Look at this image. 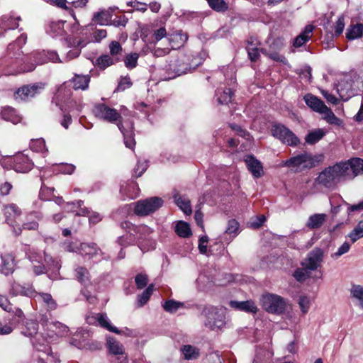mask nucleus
<instances>
[{
	"label": "nucleus",
	"mask_w": 363,
	"mask_h": 363,
	"mask_svg": "<svg viewBox=\"0 0 363 363\" xmlns=\"http://www.w3.org/2000/svg\"><path fill=\"white\" fill-rule=\"evenodd\" d=\"M323 259V250L320 248H315L308 254L307 258L302 262V266L306 269L313 271L321 265Z\"/></svg>",
	"instance_id": "nucleus-17"
},
{
	"label": "nucleus",
	"mask_w": 363,
	"mask_h": 363,
	"mask_svg": "<svg viewBox=\"0 0 363 363\" xmlns=\"http://www.w3.org/2000/svg\"><path fill=\"white\" fill-rule=\"evenodd\" d=\"M350 292L353 297L359 300L361 307L363 308V286L353 285Z\"/></svg>",
	"instance_id": "nucleus-59"
},
{
	"label": "nucleus",
	"mask_w": 363,
	"mask_h": 363,
	"mask_svg": "<svg viewBox=\"0 0 363 363\" xmlns=\"http://www.w3.org/2000/svg\"><path fill=\"white\" fill-rule=\"evenodd\" d=\"M188 40L186 33L182 31L176 32L168 38L169 45L172 49H178L182 47Z\"/></svg>",
	"instance_id": "nucleus-31"
},
{
	"label": "nucleus",
	"mask_w": 363,
	"mask_h": 363,
	"mask_svg": "<svg viewBox=\"0 0 363 363\" xmlns=\"http://www.w3.org/2000/svg\"><path fill=\"white\" fill-rule=\"evenodd\" d=\"M239 223L235 219H230L228 220V227L225 230V233L232 235L235 238L239 233Z\"/></svg>",
	"instance_id": "nucleus-56"
},
{
	"label": "nucleus",
	"mask_w": 363,
	"mask_h": 363,
	"mask_svg": "<svg viewBox=\"0 0 363 363\" xmlns=\"http://www.w3.org/2000/svg\"><path fill=\"white\" fill-rule=\"evenodd\" d=\"M43 215L38 211H32L26 216V220L22 225L24 230H35L38 228V222L42 219Z\"/></svg>",
	"instance_id": "nucleus-23"
},
{
	"label": "nucleus",
	"mask_w": 363,
	"mask_h": 363,
	"mask_svg": "<svg viewBox=\"0 0 363 363\" xmlns=\"http://www.w3.org/2000/svg\"><path fill=\"white\" fill-rule=\"evenodd\" d=\"M106 342L109 353L115 357L111 361L115 363H128V355L125 352L123 345L111 337H108Z\"/></svg>",
	"instance_id": "nucleus-13"
},
{
	"label": "nucleus",
	"mask_w": 363,
	"mask_h": 363,
	"mask_svg": "<svg viewBox=\"0 0 363 363\" xmlns=\"http://www.w3.org/2000/svg\"><path fill=\"white\" fill-rule=\"evenodd\" d=\"M71 86L72 85L69 83L68 81H67L58 87L52 100V101L55 102L57 106L61 108L60 103H65L70 99V97L72 95Z\"/></svg>",
	"instance_id": "nucleus-20"
},
{
	"label": "nucleus",
	"mask_w": 363,
	"mask_h": 363,
	"mask_svg": "<svg viewBox=\"0 0 363 363\" xmlns=\"http://www.w3.org/2000/svg\"><path fill=\"white\" fill-rule=\"evenodd\" d=\"M325 135V132L323 129H315L310 132L306 136V142L309 145H313L321 140Z\"/></svg>",
	"instance_id": "nucleus-49"
},
{
	"label": "nucleus",
	"mask_w": 363,
	"mask_h": 363,
	"mask_svg": "<svg viewBox=\"0 0 363 363\" xmlns=\"http://www.w3.org/2000/svg\"><path fill=\"white\" fill-rule=\"evenodd\" d=\"M247 51L251 61H256L258 59L259 56V50L257 48L253 46L252 42L249 43L247 47Z\"/></svg>",
	"instance_id": "nucleus-63"
},
{
	"label": "nucleus",
	"mask_w": 363,
	"mask_h": 363,
	"mask_svg": "<svg viewBox=\"0 0 363 363\" xmlns=\"http://www.w3.org/2000/svg\"><path fill=\"white\" fill-rule=\"evenodd\" d=\"M350 168L348 160L330 166L319 174L317 182L327 188H333L342 179L354 178Z\"/></svg>",
	"instance_id": "nucleus-2"
},
{
	"label": "nucleus",
	"mask_w": 363,
	"mask_h": 363,
	"mask_svg": "<svg viewBox=\"0 0 363 363\" xmlns=\"http://www.w3.org/2000/svg\"><path fill=\"white\" fill-rule=\"evenodd\" d=\"M313 28L314 27L312 25H307L304 30L294 40L293 46L300 48L308 42L312 37Z\"/></svg>",
	"instance_id": "nucleus-30"
},
{
	"label": "nucleus",
	"mask_w": 363,
	"mask_h": 363,
	"mask_svg": "<svg viewBox=\"0 0 363 363\" xmlns=\"http://www.w3.org/2000/svg\"><path fill=\"white\" fill-rule=\"evenodd\" d=\"M26 256L33 264V271L35 275H40L50 270L57 276L61 268L60 261L54 259L44 252L30 249Z\"/></svg>",
	"instance_id": "nucleus-3"
},
{
	"label": "nucleus",
	"mask_w": 363,
	"mask_h": 363,
	"mask_svg": "<svg viewBox=\"0 0 363 363\" xmlns=\"http://www.w3.org/2000/svg\"><path fill=\"white\" fill-rule=\"evenodd\" d=\"M79 254L83 257H88L89 259H93L102 255V252L95 243H82L79 246Z\"/></svg>",
	"instance_id": "nucleus-28"
},
{
	"label": "nucleus",
	"mask_w": 363,
	"mask_h": 363,
	"mask_svg": "<svg viewBox=\"0 0 363 363\" xmlns=\"http://www.w3.org/2000/svg\"><path fill=\"white\" fill-rule=\"evenodd\" d=\"M69 47L74 48L73 50H69L66 56L61 59L64 62H67L69 60L77 57L80 55V48H84L86 45V42L84 40L77 39L69 37L67 39Z\"/></svg>",
	"instance_id": "nucleus-18"
},
{
	"label": "nucleus",
	"mask_w": 363,
	"mask_h": 363,
	"mask_svg": "<svg viewBox=\"0 0 363 363\" xmlns=\"http://www.w3.org/2000/svg\"><path fill=\"white\" fill-rule=\"evenodd\" d=\"M125 228H130L135 235L138 236V239H145L147 236L152 233L153 230L145 225H133L128 223H125Z\"/></svg>",
	"instance_id": "nucleus-35"
},
{
	"label": "nucleus",
	"mask_w": 363,
	"mask_h": 363,
	"mask_svg": "<svg viewBox=\"0 0 363 363\" xmlns=\"http://www.w3.org/2000/svg\"><path fill=\"white\" fill-rule=\"evenodd\" d=\"M115 61L112 57L105 55L97 59V65L99 67L104 69L114 64Z\"/></svg>",
	"instance_id": "nucleus-60"
},
{
	"label": "nucleus",
	"mask_w": 363,
	"mask_h": 363,
	"mask_svg": "<svg viewBox=\"0 0 363 363\" xmlns=\"http://www.w3.org/2000/svg\"><path fill=\"white\" fill-rule=\"evenodd\" d=\"M200 64V60L195 59L192 55H182L177 60L171 62L167 69L174 74L173 77H175L195 69Z\"/></svg>",
	"instance_id": "nucleus-5"
},
{
	"label": "nucleus",
	"mask_w": 363,
	"mask_h": 363,
	"mask_svg": "<svg viewBox=\"0 0 363 363\" xmlns=\"http://www.w3.org/2000/svg\"><path fill=\"white\" fill-rule=\"evenodd\" d=\"M30 147L33 152H41L43 157L46 156L48 151L45 146V142L43 138L31 140Z\"/></svg>",
	"instance_id": "nucleus-47"
},
{
	"label": "nucleus",
	"mask_w": 363,
	"mask_h": 363,
	"mask_svg": "<svg viewBox=\"0 0 363 363\" xmlns=\"http://www.w3.org/2000/svg\"><path fill=\"white\" fill-rule=\"evenodd\" d=\"M176 233L182 238H189L191 235V230L189 225L184 221H178L175 225Z\"/></svg>",
	"instance_id": "nucleus-48"
},
{
	"label": "nucleus",
	"mask_w": 363,
	"mask_h": 363,
	"mask_svg": "<svg viewBox=\"0 0 363 363\" xmlns=\"http://www.w3.org/2000/svg\"><path fill=\"white\" fill-rule=\"evenodd\" d=\"M348 237L353 243L363 238V220L357 223L354 228L349 233Z\"/></svg>",
	"instance_id": "nucleus-54"
},
{
	"label": "nucleus",
	"mask_w": 363,
	"mask_h": 363,
	"mask_svg": "<svg viewBox=\"0 0 363 363\" xmlns=\"http://www.w3.org/2000/svg\"><path fill=\"white\" fill-rule=\"evenodd\" d=\"M42 89L43 86L38 84L26 86L19 89L16 94L22 100H27L29 98L35 96V95L38 93L39 90Z\"/></svg>",
	"instance_id": "nucleus-32"
},
{
	"label": "nucleus",
	"mask_w": 363,
	"mask_h": 363,
	"mask_svg": "<svg viewBox=\"0 0 363 363\" xmlns=\"http://www.w3.org/2000/svg\"><path fill=\"white\" fill-rule=\"evenodd\" d=\"M209 6L218 12L225 11L228 9V4L224 0H206Z\"/></svg>",
	"instance_id": "nucleus-55"
},
{
	"label": "nucleus",
	"mask_w": 363,
	"mask_h": 363,
	"mask_svg": "<svg viewBox=\"0 0 363 363\" xmlns=\"http://www.w3.org/2000/svg\"><path fill=\"white\" fill-rule=\"evenodd\" d=\"M1 264L0 265V271L5 275H9L14 271L16 263L14 257L10 254L1 255Z\"/></svg>",
	"instance_id": "nucleus-29"
},
{
	"label": "nucleus",
	"mask_w": 363,
	"mask_h": 363,
	"mask_svg": "<svg viewBox=\"0 0 363 363\" xmlns=\"http://www.w3.org/2000/svg\"><path fill=\"white\" fill-rule=\"evenodd\" d=\"M248 170L252 174L256 177H260L263 174V168L261 162L257 160L254 156L248 155L245 159Z\"/></svg>",
	"instance_id": "nucleus-27"
},
{
	"label": "nucleus",
	"mask_w": 363,
	"mask_h": 363,
	"mask_svg": "<svg viewBox=\"0 0 363 363\" xmlns=\"http://www.w3.org/2000/svg\"><path fill=\"white\" fill-rule=\"evenodd\" d=\"M74 170V165L67 163H61L59 164H55L53 172L64 174H72Z\"/></svg>",
	"instance_id": "nucleus-53"
},
{
	"label": "nucleus",
	"mask_w": 363,
	"mask_h": 363,
	"mask_svg": "<svg viewBox=\"0 0 363 363\" xmlns=\"http://www.w3.org/2000/svg\"><path fill=\"white\" fill-rule=\"evenodd\" d=\"M22 64L19 68H15L13 70H8L6 74L13 75L22 72H31L34 70L37 65H43L51 62L54 63H63L57 52L53 50H35L26 55L22 60Z\"/></svg>",
	"instance_id": "nucleus-1"
},
{
	"label": "nucleus",
	"mask_w": 363,
	"mask_h": 363,
	"mask_svg": "<svg viewBox=\"0 0 363 363\" xmlns=\"http://www.w3.org/2000/svg\"><path fill=\"white\" fill-rule=\"evenodd\" d=\"M21 20L19 16H4L1 19L0 26L2 30L14 29L18 26V21Z\"/></svg>",
	"instance_id": "nucleus-38"
},
{
	"label": "nucleus",
	"mask_w": 363,
	"mask_h": 363,
	"mask_svg": "<svg viewBox=\"0 0 363 363\" xmlns=\"http://www.w3.org/2000/svg\"><path fill=\"white\" fill-rule=\"evenodd\" d=\"M154 290V285L150 284L147 289L138 296V305L139 307L143 306L150 299Z\"/></svg>",
	"instance_id": "nucleus-52"
},
{
	"label": "nucleus",
	"mask_w": 363,
	"mask_h": 363,
	"mask_svg": "<svg viewBox=\"0 0 363 363\" xmlns=\"http://www.w3.org/2000/svg\"><path fill=\"white\" fill-rule=\"evenodd\" d=\"M272 133L274 137L288 145L295 146L299 143V140L295 134L284 125L274 124Z\"/></svg>",
	"instance_id": "nucleus-12"
},
{
	"label": "nucleus",
	"mask_w": 363,
	"mask_h": 363,
	"mask_svg": "<svg viewBox=\"0 0 363 363\" xmlns=\"http://www.w3.org/2000/svg\"><path fill=\"white\" fill-rule=\"evenodd\" d=\"M74 276L76 279L84 286L90 282V275L86 267L78 266L74 269Z\"/></svg>",
	"instance_id": "nucleus-43"
},
{
	"label": "nucleus",
	"mask_w": 363,
	"mask_h": 363,
	"mask_svg": "<svg viewBox=\"0 0 363 363\" xmlns=\"http://www.w3.org/2000/svg\"><path fill=\"white\" fill-rule=\"evenodd\" d=\"M327 215L325 213H315L311 215L306 223V226L311 229H318L320 228L323 224L325 222Z\"/></svg>",
	"instance_id": "nucleus-36"
},
{
	"label": "nucleus",
	"mask_w": 363,
	"mask_h": 363,
	"mask_svg": "<svg viewBox=\"0 0 363 363\" xmlns=\"http://www.w3.org/2000/svg\"><path fill=\"white\" fill-rule=\"evenodd\" d=\"M225 308H218L212 305L202 307L201 315L204 318L205 327L211 330H220L225 325Z\"/></svg>",
	"instance_id": "nucleus-4"
},
{
	"label": "nucleus",
	"mask_w": 363,
	"mask_h": 363,
	"mask_svg": "<svg viewBox=\"0 0 363 363\" xmlns=\"http://www.w3.org/2000/svg\"><path fill=\"white\" fill-rule=\"evenodd\" d=\"M165 311L174 313L181 308H189V307L184 302L174 300L166 301L162 305Z\"/></svg>",
	"instance_id": "nucleus-44"
},
{
	"label": "nucleus",
	"mask_w": 363,
	"mask_h": 363,
	"mask_svg": "<svg viewBox=\"0 0 363 363\" xmlns=\"http://www.w3.org/2000/svg\"><path fill=\"white\" fill-rule=\"evenodd\" d=\"M135 235L133 233H127L118 239V242L120 245L128 246L135 242Z\"/></svg>",
	"instance_id": "nucleus-62"
},
{
	"label": "nucleus",
	"mask_w": 363,
	"mask_h": 363,
	"mask_svg": "<svg viewBox=\"0 0 363 363\" xmlns=\"http://www.w3.org/2000/svg\"><path fill=\"white\" fill-rule=\"evenodd\" d=\"M336 90L340 97L347 101L352 96L354 95L357 87L354 84L352 77H345L341 79L336 86Z\"/></svg>",
	"instance_id": "nucleus-16"
},
{
	"label": "nucleus",
	"mask_w": 363,
	"mask_h": 363,
	"mask_svg": "<svg viewBox=\"0 0 363 363\" xmlns=\"http://www.w3.org/2000/svg\"><path fill=\"white\" fill-rule=\"evenodd\" d=\"M311 298L308 296H301L298 299L299 307L303 314L308 312L311 305Z\"/></svg>",
	"instance_id": "nucleus-58"
},
{
	"label": "nucleus",
	"mask_w": 363,
	"mask_h": 363,
	"mask_svg": "<svg viewBox=\"0 0 363 363\" xmlns=\"http://www.w3.org/2000/svg\"><path fill=\"white\" fill-rule=\"evenodd\" d=\"M163 205V200L159 197H151L140 200L135 203L134 212L140 216H147L154 213Z\"/></svg>",
	"instance_id": "nucleus-9"
},
{
	"label": "nucleus",
	"mask_w": 363,
	"mask_h": 363,
	"mask_svg": "<svg viewBox=\"0 0 363 363\" xmlns=\"http://www.w3.org/2000/svg\"><path fill=\"white\" fill-rule=\"evenodd\" d=\"M262 308L268 313L281 314L286 309L285 300L279 295L274 294H265L260 299Z\"/></svg>",
	"instance_id": "nucleus-8"
},
{
	"label": "nucleus",
	"mask_w": 363,
	"mask_h": 363,
	"mask_svg": "<svg viewBox=\"0 0 363 363\" xmlns=\"http://www.w3.org/2000/svg\"><path fill=\"white\" fill-rule=\"evenodd\" d=\"M36 298L47 308L48 311L55 310L57 307V302L52 295L48 293H38Z\"/></svg>",
	"instance_id": "nucleus-41"
},
{
	"label": "nucleus",
	"mask_w": 363,
	"mask_h": 363,
	"mask_svg": "<svg viewBox=\"0 0 363 363\" xmlns=\"http://www.w3.org/2000/svg\"><path fill=\"white\" fill-rule=\"evenodd\" d=\"M65 23L63 21L50 22L47 28V33L52 37L63 35Z\"/></svg>",
	"instance_id": "nucleus-40"
},
{
	"label": "nucleus",
	"mask_w": 363,
	"mask_h": 363,
	"mask_svg": "<svg viewBox=\"0 0 363 363\" xmlns=\"http://www.w3.org/2000/svg\"><path fill=\"white\" fill-rule=\"evenodd\" d=\"M111 17L112 11L111 10H101L94 14L92 22L100 26H107L109 25Z\"/></svg>",
	"instance_id": "nucleus-33"
},
{
	"label": "nucleus",
	"mask_w": 363,
	"mask_h": 363,
	"mask_svg": "<svg viewBox=\"0 0 363 363\" xmlns=\"http://www.w3.org/2000/svg\"><path fill=\"white\" fill-rule=\"evenodd\" d=\"M227 74H230L228 78H226L227 84L229 86L228 88L221 89L219 88L217 89L216 96L217 97V101L220 104H227L231 101L232 96H233V89L235 86V77H234V71L233 67H227L226 68ZM225 77H227L226 74H225Z\"/></svg>",
	"instance_id": "nucleus-11"
},
{
	"label": "nucleus",
	"mask_w": 363,
	"mask_h": 363,
	"mask_svg": "<svg viewBox=\"0 0 363 363\" xmlns=\"http://www.w3.org/2000/svg\"><path fill=\"white\" fill-rule=\"evenodd\" d=\"M363 35V24L356 23L350 25L346 31V38L349 40L360 38Z\"/></svg>",
	"instance_id": "nucleus-39"
},
{
	"label": "nucleus",
	"mask_w": 363,
	"mask_h": 363,
	"mask_svg": "<svg viewBox=\"0 0 363 363\" xmlns=\"http://www.w3.org/2000/svg\"><path fill=\"white\" fill-rule=\"evenodd\" d=\"M94 115L99 119L111 123H118L122 121L121 113L115 108L104 104H96L93 109Z\"/></svg>",
	"instance_id": "nucleus-10"
},
{
	"label": "nucleus",
	"mask_w": 363,
	"mask_h": 363,
	"mask_svg": "<svg viewBox=\"0 0 363 363\" xmlns=\"http://www.w3.org/2000/svg\"><path fill=\"white\" fill-rule=\"evenodd\" d=\"M90 79L91 77L89 74H74L68 82L73 89L85 91L89 88Z\"/></svg>",
	"instance_id": "nucleus-21"
},
{
	"label": "nucleus",
	"mask_w": 363,
	"mask_h": 363,
	"mask_svg": "<svg viewBox=\"0 0 363 363\" xmlns=\"http://www.w3.org/2000/svg\"><path fill=\"white\" fill-rule=\"evenodd\" d=\"M33 162L23 153H18L14 156L13 169L16 172L26 173L33 167Z\"/></svg>",
	"instance_id": "nucleus-19"
},
{
	"label": "nucleus",
	"mask_w": 363,
	"mask_h": 363,
	"mask_svg": "<svg viewBox=\"0 0 363 363\" xmlns=\"http://www.w3.org/2000/svg\"><path fill=\"white\" fill-rule=\"evenodd\" d=\"M86 322L89 324H95L96 322L99 325L106 329L107 330L114 333L116 334H125L124 331L118 330L116 327L111 325L108 316L105 313H96L86 316ZM128 333H130V330L126 328L125 330Z\"/></svg>",
	"instance_id": "nucleus-14"
},
{
	"label": "nucleus",
	"mask_w": 363,
	"mask_h": 363,
	"mask_svg": "<svg viewBox=\"0 0 363 363\" xmlns=\"http://www.w3.org/2000/svg\"><path fill=\"white\" fill-rule=\"evenodd\" d=\"M38 330V323L35 320H28L26 322L21 333L25 336L33 337L37 335Z\"/></svg>",
	"instance_id": "nucleus-46"
},
{
	"label": "nucleus",
	"mask_w": 363,
	"mask_h": 363,
	"mask_svg": "<svg viewBox=\"0 0 363 363\" xmlns=\"http://www.w3.org/2000/svg\"><path fill=\"white\" fill-rule=\"evenodd\" d=\"M350 248V245L347 242H345L337 250V252L331 255L333 259H337L342 255L347 253Z\"/></svg>",
	"instance_id": "nucleus-64"
},
{
	"label": "nucleus",
	"mask_w": 363,
	"mask_h": 363,
	"mask_svg": "<svg viewBox=\"0 0 363 363\" xmlns=\"http://www.w3.org/2000/svg\"><path fill=\"white\" fill-rule=\"evenodd\" d=\"M182 352L185 359L193 360L199 357V349L191 345H184L182 348Z\"/></svg>",
	"instance_id": "nucleus-50"
},
{
	"label": "nucleus",
	"mask_w": 363,
	"mask_h": 363,
	"mask_svg": "<svg viewBox=\"0 0 363 363\" xmlns=\"http://www.w3.org/2000/svg\"><path fill=\"white\" fill-rule=\"evenodd\" d=\"M351 165V173L354 174V178L363 172V160L360 158H352L348 160Z\"/></svg>",
	"instance_id": "nucleus-51"
},
{
	"label": "nucleus",
	"mask_w": 363,
	"mask_h": 363,
	"mask_svg": "<svg viewBox=\"0 0 363 363\" xmlns=\"http://www.w3.org/2000/svg\"><path fill=\"white\" fill-rule=\"evenodd\" d=\"M26 41L27 35L26 34L23 33L16 39V40L13 43H11L9 45L7 48L8 55L11 58L15 57V60L10 63V70H13V69L15 68H19L18 67V57L21 55V49L22 46L26 44Z\"/></svg>",
	"instance_id": "nucleus-15"
},
{
	"label": "nucleus",
	"mask_w": 363,
	"mask_h": 363,
	"mask_svg": "<svg viewBox=\"0 0 363 363\" xmlns=\"http://www.w3.org/2000/svg\"><path fill=\"white\" fill-rule=\"evenodd\" d=\"M117 126L123 135L125 145L130 149H133L135 142L133 137V125L130 123L128 128H125L123 121H119V123H117Z\"/></svg>",
	"instance_id": "nucleus-25"
},
{
	"label": "nucleus",
	"mask_w": 363,
	"mask_h": 363,
	"mask_svg": "<svg viewBox=\"0 0 363 363\" xmlns=\"http://www.w3.org/2000/svg\"><path fill=\"white\" fill-rule=\"evenodd\" d=\"M48 330L54 332L58 336H64L68 333L69 328L67 325L60 322H52L47 324Z\"/></svg>",
	"instance_id": "nucleus-45"
},
{
	"label": "nucleus",
	"mask_w": 363,
	"mask_h": 363,
	"mask_svg": "<svg viewBox=\"0 0 363 363\" xmlns=\"http://www.w3.org/2000/svg\"><path fill=\"white\" fill-rule=\"evenodd\" d=\"M303 99L306 105L313 111L322 114L323 119L328 123L330 124H338L339 119L321 99L311 94L305 95Z\"/></svg>",
	"instance_id": "nucleus-6"
},
{
	"label": "nucleus",
	"mask_w": 363,
	"mask_h": 363,
	"mask_svg": "<svg viewBox=\"0 0 363 363\" xmlns=\"http://www.w3.org/2000/svg\"><path fill=\"white\" fill-rule=\"evenodd\" d=\"M1 114L4 120L11 121L14 124H17L21 121V117L17 113L16 111L10 106L4 107Z\"/></svg>",
	"instance_id": "nucleus-42"
},
{
	"label": "nucleus",
	"mask_w": 363,
	"mask_h": 363,
	"mask_svg": "<svg viewBox=\"0 0 363 363\" xmlns=\"http://www.w3.org/2000/svg\"><path fill=\"white\" fill-rule=\"evenodd\" d=\"M3 211L6 222L10 225H13L16 218L22 213L21 208L15 203L5 205Z\"/></svg>",
	"instance_id": "nucleus-26"
},
{
	"label": "nucleus",
	"mask_w": 363,
	"mask_h": 363,
	"mask_svg": "<svg viewBox=\"0 0 363 363\" xmlns=\"http://www.w3.org/2000/svg\"><path fill=\"white\" fill-rule=\"evenodd\" d=\"M12 292L15 296L20 295L30 298H36L38 294L32 286L20 284H14L12 286Z\"/></svg>",
	"instance_id": "nucleus-34"
},
{
	"label": "nucleus",
	"mask_w": 363,
	"mask_h": 363,
	"mask_svg": "<svg viewBox=\"0 0 363 363\" xmlns=\"http://www.w3.org/2000/svg\"><path fill=\"white\" fill-rule=\"evenodd\" d=\"M229 306L237 310L252 314H255L258 311L257 306L252 300H247L245 301H230L229 302Z\"/></svg>",
	"instance_id": "nucleus-24"
},
{
	"label": "nucleus",
	"mask_w": 363,
	"mask_h": 363,
	"mask_svg": "<svg viewBox=\"0 0 363 363\" xmlns=\"http://www.w3.org/2000/svg\"><path fill=\"white\" fill-rule=\"evenodd\" d=\"M173 197L176 204L186 215H190L192 213L191 203L187 197L179 196L177 193L174 194Z\"/></svg>",
	"instance_id": "nucleus-37"
},
{
	"label": "nucleus",
	"mask_w": 363,
	"mask_h": 363,
	"mask_svg": "<svg viewBox=\"0 0 363 363\" xmlns=\"http://www.w3.org/2000/svg\"><path fill=\"white\" fill-rule=\"evenodd\" d=\"M139 191L138 186L135 182H123L121 184L120 194L123 199L135 198L138 196Z\"/></svg>",
	"instance_id": "nucleus-22"
},
{
	"label": "nucleus",
	"mask_w": 363,
	"mask_h": 363,
	"mask_svg": "<svg viewBox=\"0 0 363 363\" xmlns=\"http://www.w3.org/2000/svg\"><path fill=\"white\" fill-rule=\"evenodd\" d=\"M315 162L316 160L311 154L303 152L283 161L281 166L289 167L295 172H300L313 167Z\"/></svg>",
	"instance_id": "nucleus-7"
},
{
	"label": "nucleus",
	"mask_w": 363,
	"mask_h": 363,
	"mask_svg": "<svg viewBox=\"0 0 363 363\" xmlns=\"http://www.w3.org/2000/svg\"><path fill=\"white\" fill-rule=\"evenodd\" d=\"M139 58V54L133 52L125 56L124 60L125 65L128 69L135 68L138 65V60Z\"/></svg>",
	"instance_id": "nucleus-57"
},
{
	"label": "nucleus",
	"mask_w": 363,
	"mask_h": 363,
	"mask_svg": "<svg viewBox=\"0 0 363 363\" xmlns=\"http://www.w3.org/2000/svg\"><path fill=\"white\" fill-rule=\"evenodd\" d=\"M308 270V269H306L305 267L301 269L298 268L295 270L294 277L298 281H303L310 276Z\"/></svg>",
	"instance_id": "nucleus-61"
}]
</instances>
